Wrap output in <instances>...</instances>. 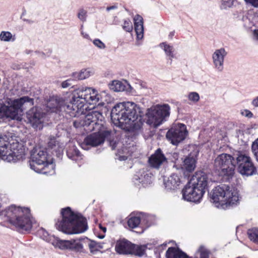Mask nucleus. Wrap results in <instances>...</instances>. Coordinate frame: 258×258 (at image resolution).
<instances>
[{
    "instance_id": "1",
    "label": "nucleus",
    "mask_w": 258,
    "mask_h": 258,
    "mask_svg": "<svg viewBox=\"0 0 258 258\" xmlns=\"http://www.w3.org/2000/svg\"><path fill=\"white\" fill-rule=\"evenodd\" d=\"M101 99V95L94 89L81 86L75 89L69 103H66L57 96L51 97L47 102L46 106L51 112L64 115L63 113L70 117H79L85 114L86 103L95 104Z\"/></svg>"
},
{
    "instance_id": "2",
    "label": "nucleus",
    "mask_w": 258,
    "mask_h": 258,
    "mask_svg": "<svg viewBox=\"0 0 258 258\" xmlns=\"http://www.w3.org/2000/svg\"><path fill=\"white\" fill-rule=\"evenodd\" d=\"M103 119L102 112L93 110L73 121L74 126L77 128L82 127L86 133L95 131L87 136L81 143V146L83 149L88 150L89 146L95 147L101 145L105 138L110 135V132L104 125Z\"/></svg>"
},
{
    "instance_id": "3",
    "label": "nucleus",
    "mask_w": 258,
    "mask_h": 258,
    "mask_svg": "<svg viewBox=\"0 0 258 258\" xmlns=\"http://www.w3.org/2000/svg\"><path fill=\"white\" fill-rule=\"evenodd\" d=\"M141 108L133 102L116 104L111 111V118L113 124L121 129L137 134L143 122Z\"/></svg>"
},
{
    "instance_id": "4",
    "label": "nucleus",
    "mask_w": 258,
    "mask_h": 258,
    "mask_svg": "<svg viewBox=\"0 0 258 258\" xmlns=\"http://www.w3.org/2000/svg\"><path fill=\"white\" fill-rule=\"evenodd\" d=\"M61 214L62 219L55 223V227L59 231L67 234H76L87 230L86 219L74 213L70 207L62 209Z\"/></svg>"
},
{
    "instance_id": "5",
    "label": "nucleus",
    "mask_w": 258,
    "mask_h": 258,
    "mask_svg": "<svg viewBox=\"0 0 258 258\" xmlns=\"http://www.w3.org/2000/svg\"><path fill=\"white\" fill-rule=\"evenodd\" d=\"M6 221L21 231L29 232L33 226H37L27 208L11 205L6 209Z\"/></svg>"
},
{
    "instance_id": "6",
    "label": "nucleus",
    "mask_w": 258,
    "mask_h": 258,
    "mask_svg": "<svg viewBox=\"0 0 258 258\" xmlns=\"http://www.w3.org/2000/svg\"><path fill=\"white\" fill-rule=\"evenodd\" d=\"M33 104V99L28 96L14 99L7 98L5 104L0 106V117L6 116L12 119L21 120L24 112Z\"/></svg>"
},
{
    "instance_id": "7",
    "label": "nucleus",
    "mask_w": 258,
    "mask_h": 258,
    "mask_svg": "<svg viewBox=\"0 0 258 258\" xmlns=\"http://www.w3.org/2000/svg\"><path fill=\"white\" fill-rule=\"evenodd\" d=\"M29 166L36 172L51 175L54 173L52 159L44 149L34 148L31 151Z\"/></svg>"
},
{
    "instance_id": "8",
    "label": "nucleus",
    "mask_w": 258,
    "mask_h": 258,
    "mask_svg": "<svg viewBox=\"0 0 258 258\" xmlns=\"http://www.w3.org/2000/svg\"><path fill=\"white\" fill-rule=\"evenodd\" d=\"M170 110V107L167 104L154 106L148 112L147 123L154 127L159 126L169 116Z\"/></svg>"
},
{
    "instance_id": "9",
    "label": "nucleus",
    "mask_w": 258,
    "mask_h": 258,
    "mask_svg": "<svg viewBox=\"0 0 258 258\" xmlns=\"http://www.w3.org/2000/svg\"><path fill=\"white\" fill-rule=\"evenodd\" d=\"M235 159L238 171L240 174L249 176L256 173V168L251 158L247 154L242 151H237L234 153Z\"/></svg>"
},
{
    "instance_id": "10",
    "label": "nucleus",
    "mask_w": 258,
    "mask_h": 258,
    "mask_svg": "<svg viewBox=\"0 0 258 258\" xmlns=\"http://www.w3.org/2000/svg\"><path fill=\"white\" fill-rule=\"evenodd\" d=\"M25 157V148L17 141H13L9 147L8 153L4 155L3 160L8 162H16L23 160Z\"/></svg>"
},
{
    "instance_id": "11",
    "label": "nucleus",
    "mask_w": 258,
    "mask_h": 258,
    "mask_svg": "<svg viewBox=\"0 0 258 258\" xmlns=\"http://www.w3.org/2000/svg\"><path fill=\"white\" fill-rule=\"evenodd\" d=\"M26 118L32 127L36 130H41L44 126L45 114L40 109L33 107L26 112Z\"/></svg>"
},
{
    "instance_id": "12",
    "label": "nucleus",
    "mask_w": 258,
    "mask_h": 258,
    "mask_svg": "<svg viewBox=\"0 0 258 258\" xmlns=\"http://www.w3.org/2000/svg\"><path fill=\"white\" fill-rule=\"evenodd\" d=\"M187 133L185 125L178 123L169 130L166 136L171 143L173 145H177L185 139Z\"/></svg>"
},
{
    "instance_id": "13",
    "label": "nucleus",
    "mask_w": 258,
    "mask_h": 258,
    "mask_svg": "<svg viewBox=\"0 0 258 258\" xmlns=\"http://www.w3.org/2000/svg\"><path fill=\"white\" fill-rule=\"evenodd\" d=\"M205 192V191L191 185L188 181L182 190V198L188 202L199 203Z\"/></svg>"
},
{
    "instance_id": "14",
    "label": "nucleus",
    "mask_w": 258,
    "mask_h": 258,
    "mask_svg": "<svg viewBox=\"0 0 258 258\" xmlns=\"http://www.w3.org/2000/svg\"><path fill=\"white\" fill-rule=\"evenodd\" d=\"M85 238L71 240L60 239L57 247L61 250L69 249L76 252H84Z\"/></svg>"
},
{
    "instance_id": "15",
    "label": "nucleus",
    "mask_w": 258,
    "mask_h": 258,
    "mask_svg": "<svg viewBox=\"0 0 258 258\" xmlns=\"http://www.w3.org/2000/svg\"><path fill=\"white\" fill-rule=\"evenodd\" d=\"M228 185L223 184L214 188L210 193L211 201L215 203L217 208L224 209V201Z\"/></svg>"
},
{
    "instance_id": "16",
    "label": "nucleus",
    "mask_w": 258,
    "mask_h": 258,
    "mask_svg": "<svg viewBox=\"0 0 258 258\" xmlns=\"http://www.w3.org/2000/svg\"><path fill=\"white\" fill-rule=\"evenodd\" d=\"M152 175L150 171L143 168L136 172L133 181L136 185H142L143 187H146L152 183Z\"/></svg>"
},
{
    "instance_id": "17",
    "label": "nucleus",
    "mask_w": 258,
    "mask_h": 258,
    "mask_svg": "<svg viewBox=\"0 0 258 258\" xmlns=\"http://www.w3.org/2000/svg\"><path fill=\"white\" fill-rule=\"evenodd\" d=\"M227 55V52L224 48L216 49L212 54L214 68L219 72L224 70V59Z\"/></svg>"
},
{
    "instance_id": "18",
    "label": "nucleus",
    "mask_w": 258,
    "mask_h": 258,
    "mask_svg": "<svg viewBox=\"0 0 258 258\" xmlns=\"http://www.w3.org/2000/svg\"><path fill=\"white\" fill-rule=\"evenodd\" d=\"M240 199L237 189L228 186L224 201V208L238 205L239 203Z\"/></svg>"
},
{
    "instance_id": "19",
    "label": "nucleus",
    "mask_w": 258,
    "mask_h": 258,
    "mask_svg": "<svg viewBox=\"0 0 258 258\" xmlns=\"http://www.w3.org/2000/svg\"><path fill=\"white\" fill-rule=\"evenodd\" d=\"M189 181L191 185H194L205 191L208 182V175L203 171L196 172Z\"/></svg>"
},
{
    "instance_id": "20",
    "label": "nucleus",
    "mask_w": 258,
    "mask_h": 258,
    "mask_svg": "<svg viewBox=\"0 0 258 258\" xmlns=\"http://www.w3.org/2000/svg\"><path fill=\"white\" fill-rule=\"evenodd\" d=\"M235 162L234 154L233 156L230 154L222 153L219 155L215 159L214 162V169L217 171L223 167Z\"/></svg>"
},
{
    "instance_id": "21",
    "label": "nucleus",
    "mask_w": 258,
    "mask_h": 258,
    "mask_svg": "<svg viewBox=\"0 0 258 258\" xmlns=\"http://www.w3.org/2000/svg\"><path fill=\"white\" fill-rule=\"evenodd\" d=\"M133 246V243L126 239H122L116 241L115 250L119 254H131Z\"/></svg>"
},
{
    "instance_id": "22",
    "label": "nucleus",
    "mask_w": 258,
    "mask_h": 258,
    "mask_svg": "<svg viewBox=\"0 0 258 258\" xmlns=\"http://www.w3.org/2000/svg\"><path fill=\"white\" fill-rule=\"evenodd\" d=\"M166 158L160 149H157L155 153L149 159L150 165L155 168H158L165 162Z\"/></svg>"
},
{
    "instance_id": "23",
    "label": "nucleus",
    "mask_w": 258,
    "mask_h": 258,
    "mask_svg": "<svg viewBox=\"0 0 258 258\" xmlns=\"http://www.w3.org/2000/svg\"><path fill=\"white\" fill-rule=\"evenodd\" d=\"M235 162L223 167L218 170L219 176L221 177L224 181H228L231 179L235 174Z\"/></svg>"
},
{
    "instance_id": "24",
    "label": "nucleus",
    "mask_w": 258,
    "mask_h": 258,
    "mask_svg": "<svg viewBox=\"0 0 258 258\" xmlns=\"http://www.w3.org/2000/svg\"><path fill=\"white\" fill-rule=\"evenodd\" d=\"M181 183L179 175L177 173L172 174L167 180L164 179V184L167 190H175Z\"/></svg>"
},
{
    "instance_id": "25",
    "label": "nucleus",
    "mask_w": 258,
    "mask_h": 258,
    "mask_svg": "<svg viewBox=\"0 0 258 258\" xmlns=\"http://www.w3.org/2000/svg\"><path fill=\"white\" fill-rule=\"evenodd\" d=\"M135 30L138 40H142L144 37L143 19L139 15H136L134 18Z\"/></svg>"
},
{
    "instance_id": "26",
    "label": "nucleus",
    "mask_w": 258,
    "mask_h": 258,
    "mask_svg": "<svg viewBox=\"0 0 258 258\" xmlns=\"http://www.w3.org/2000/svg\"><path fill=\"white\" fill-rule=\"evenodd\" d=\"M197 153L189 154L183 161V168L188 172L193 171L196 166Z\"/></svg>"
},
{
    "instance_id": "27",
    "label": "nucleus",
    "mask_w": 258,
    "mask_h": 258,
    "mask_svg": "<svg viewBox=\"0 0 258 258\" xmlns=\"http://www.w3.org/2000/svg\"><path fill=\"white\" fill-rule=\"evenodd\" d=\"M38 235L44 240L51 243L55 247H57L60 239L49 235L44 229L40 228L38 231Z\"/></svg>"
},
{
    "instance_id": "28",
    "label": "nucleus",
    "mask_w": 258,
    "mask_h": 258,
    "mask_svg": "<svg viewBox=\"0 0 258 258\" xmlns=\"http://www.w3.org/2000/svg\"><path fill=\"white\" fill-rule=\"evenodd\" d=\"M166 258H191L186 253L173 247L168 248L166 252Z\"/></svg>"
},
{
    "instance_id": "29",
    "label": "nucleus",
    "mask_w": 258,
    "mask_h": 258,
    "mask_svg": "<svg viewBox=\"0 0 258 258\" xmlns=\"http://www.w3.org/2000/svg\"><path fill=\"white\" fill-rule=\"evenodd\" d=\"M8 140L6 136L0 137V155L2 159L4 157V155L8 153L11 143L15 141L12 139L9 141Z\"/></svg>"
},
{
    "instance_id": "30",
    "label": "nucleus",
    "mask_w": 258,
    "mask_h": 258,
    "mask_svg": "<svg viewBox=\"0 0 258 258\" xmlns=\"http://www.w3.org/2000/svg\"><path fill=\"white\" fill-rule=\"evenodd\" d=\"M109 88L114 92L127 91L131 87L127 82H122L118 80H114L109 84Z\"/></svg>"
},
{
    "instance_id": "31",
    "label": "nucleus",
    "mask_w": 258,
    "mask_h": 258,
    "mask_svg": "<svg viewBox=\"0 0 258 258\" xmlns=\"http://www.w3.org/2000/svg\"><path fill=\"white\" fill-rule=\"evenodd\" d=\"M94 74V70L91 68L83 69L80 72H74L72 74V77L78 80H84L88 78Z\"/></svg>"
},
{
    "instance_id": "32",
    "label": "nucleus",
    "mask_w": 258,
    "mask_h": 258,
    "mask_svg": "<svg viewBox=\"0 0 258 258\" xmlns=\"http://www.w3.org/2000/svg\"><path fill=\"white\" fill-rule=\"evenodd\" d=\"M139 214L141 219V228L142 229H146L153 224L155 220V217L153 216L142 213Z\"/></svg>"
},
{
    "instance_id": "33",
    "label": "nucleus",
    "mask_w": 258,
    "mask_h": 258,
    "mask_svg": "<svg viewBox=\"0 0 258 258\" xmlns=\"http://www.w3.org/2000/svg\"><path fill=\"white\" fill-rule=\"evenodd\" d=\"M160 47L163 49L167 57H168L171 63L172 59L175 57L174 48L173 46L168 44L167 42H162L159 44Z\"/></svg>"
},
{
    "instance_id": "34",
    "label": "nucleus",
    "mask_w": 258,
    "mask_h": 258,
    "mask_svg": "<svg viewBox=\"0 0 258 258\" xmlns=\"http://www.w3.org/2000/svg\"><path fill=\"white\" fill-rule=\"evenodd\" d=\"M67 154L70 159L74 161H78L82 159V155L75 146L70 147L67 150Z\"/></svg>"
},
{
    "instance_id": "35",
    "label": "nucleus",
    "mask_w": 258,
    "mask_h": 258,
    "mask_svg": "<svg viewBox=\"0 0 258 258\" xmlns=\"http://www.w3.org/2000/svg\"><path fill=\"white\" fill-rule=\"evenodd\" d=\"M86 246L89 247L90 252L92 253L99 251L103 248L102 244L91 240L87 237L85 238V247Z\"/></svg>"
},
{
    "instance_id": "36",
    "label": "nucleus",
    "mask_w": 258,
    "mask_h": 258,
    "mask_svg": "<svg viewBox=\"0 0 258 258\" xmlns=\"http://www.w3.org/2000/svg\"><path fill=\"white\" fill-rule=\"evenodd\" d=\"M127 225L131 228H135L138 227H141V219L140 214L136 216L131 215L127 220Z\"/></svg>"
},
{
    "instance_id": "37",
    "label": "nucleus",
    "mask_w": 258,
    "mask_h": 258,
    "mask_svg": "<svg viewBox=\"0 0 258 258\" xmlns=\"http://www.w3.org/2000/svg\"><path fill=\"white\" fill-rule=\"evenodd\" d=\"M210 250L203 245H201L196 252V258H210Z\"/></svg>"
},
{
    "instance_id": "38",
    "label": "nucleus",
    "mask_w": 258,
    "mask_h": 258,
    "mask_svg": "<svg viewBox=\"0 0 258 258\" xmlns=\"http://www.w3.org/2000/svg\"><path fill=\"white\" fill-rule=\"evenodd\" d=\"M15 35L9 31H3L0 33V40L4 42H14L16 40Z\"/></svg>"
},
{
    "instance_id": "39",
    "label": "nucleus",
    "mask_w": 258,
    "mask_h": 258,
    "mask_svg": "<svg viewBox=\"0 0 258 258\" xmlns=\"http://www.w3.org/2000/svg\"><path fill=\"white\" fill-rule=\"evenodd\" d=\"M131 254L142 256L145 253L146 246L145 245H137L133 244Z\"/></svg>"
},
{
    "instance_id": "40",
    "label": "nucleus",
    "mask_w": 258,
    "mask_h": 258,
    "mask_svg": "<svg viewBox=\"0 0 258 258\" xmlns=\"http://www.w3.org/2000/svg\"><path fill=\"white\" fill-rule=\"evenodd\" d=\"M236 3V0H221L220 8L221 10H227L232 8Z\"/></svg>"
},
{
    "instance_id": "41",
    "label": "nucleus",
    "mask_w": 258,
    "mask_h": 258,
    "mask_svg": "<svg viewBox=\"0 0 258 258\" xmlns=\"http://www.w3.org/2000/svg\"><path fill=\"white\" fill-rule=\"evenodd\" d=\"M247 234L250 240L258 244V229L254 228L249 229Z\"/></svg>"
},
{
    "instance_id": "42",
    "label": "nucleus",
    "mask_w": 258,
    "mask_h": 258,
    "mask_svg": "<svg viewBox=\"0 0 258 258\" xmlns=\"http://www.w3.org/2000/svg\"><path fill=\"white\" fill-rule=\"evenodd\" d=\"M187 97L188 100L192 103H196L200 100L199 94L196 92H191L187 94Z\"/></svg>"
},
{
    "instance_id": "43",
    "label": "nucleus",
    "mask_w": 258,
    "mask_h": 258,
    "mask_svg": "<svg viewBox=\"0 0 258 258\" xmlns=\"http://www.w3.org/2000/svg\"><path fill=\"white\" fill-rule=\"evenodd\" d=\"M122 28L126 32H132L133 26L131 21L129 19H124L123 20V23L122 25Z\"/></svg>"
},
{
    "instance_id": "44",
    "label": "nucleus",
    "mask_w": 258,
    "mask_h": 258,
    "mask_svg": "<svg viewBox=\"0 0 258 258\" xmlns=\"http://www.w3.org/2000/svg\"><path fill=\"white\" fill-rule=\"evenodd\" d=\"M87 12L85 10L83 9H80L78 10V12L77 13V17L82 22H85L87 19Z\"/></svg>"
},
{
    "instance_id": "45",
    "label": "nucleus",
    "mask_w": 258,
    "mask_h": 258,
    "mask_svg": "<svg viewBox=\"0 0 258 258\" xmlns=\"http://www.w3.org/2000/svg\"><path fill=\"white\" fill-rule=\"evenodd\" d=\"M251 151L256 160L258 162V138L251 145Z\"/></svg>"
},
{
    "instance_id": "46",
    "label": "nucleus",
    "mask_w": 258,
    "mask_h": 258,
    "mask_svg": "<svg viewBox=\"0 0 258 258\" xmlns=\"http://www.w3.org/2000/svg\"><path fill=\"white\" fill-rule=\"evenodd\" d=\"M94 45L99 48V49H102L106 47L105 44L99 39H95L93 41Z\"/></svg>"
},
{
    "instance_id": "47",
    "label": "nucleus",
    "mask_w": 258,
    "mask_h": 258,
    "mask_svg": "<svg viewBox=\"0 0 258 258\" xmlns=\"http://www.w3.org/2000/svg\"><path fill=\"white\" fill-rule=\"evenodd\" d=\"M245 3L253 7L258 8V0H244Z\"/></svg>"
},
{
    "instance_id": "48",
    "label": "nucleus",
    "mask_w": 258,
    "mask_h": 258,
    "mask_svg": "<svg viewBox=\"0 0 258 258\" xmlns=\"http://www.w3.org/2000/svg\"><path fill=\"white\" fill-rule=\"evenodd\" d=\"M241 114L242 115L247 117L248 118H251L253 116V114L252 112L247 109L244 110L243 111H241Z\"/></svg>"
},
{
    "instance_id": "49",
    "label": "nucleus",
    "mask_w": 258,
    "mask_h": 258,
    "mask_svg": "<svg viewBox=\"0 0 258 258\" xmlns=\"http://www.w3.org/2000/svg\"><path fill=\"white\" fill-rule=\"evenodd\" d=\"M70 80H66L61 83V86L63 88H67L71 85Z\"/></svg>"
},
{
    "instance_id": "50",
    "label": "nucleus",
    "mask_w": 258,
    "mask_h": 258,
    "mask_svg": "<svg viewBox=\"0 0 258 258\" xmlns=\"http://www.w3.org/2000/svg\"><path fill=\"white\" fill-rule=\"evenodd\" d=\"M34 53L42 58H45L46 57V54L43 52L36 51Z\"/></svg>"
},
{
    "instance_id": "51",
    "label": "nucleus",
    "mask_w": 258,
    "mask_h": 258,
    "mask_svg": "<svg viewBox=\"0 0 258 258\" xmlns=\"http://www.w3.org/2000/svg\"><path fill=\"white\" fill-rule=\"evenodd\" d=\"M118 8L117 5H114L111 6L107 7L106 8V11L109 12L111 10H116Z\"/></svg>"
},
{
    "instance_id": "52",
    "label": "nucleus",
    "mask_w": 258,
    "mask_h": 258,
    "mask_svg": "<svg viewBox=\"0 0 258 258\" xmlns=\"http://www.w3.org/2000/svg\"><path fill=\"white\" fill-rule=\"evenodd\" d=\"M55 143L56 142L54 139H51L50 141L48 142V146L50 147L51 148H53L54 146H55Z\"/></svg>"
},
{
    "instance_id": "53",
    "label": "nucleus",
    "mask_w": 258,
    "mask_h": 258,
    "mask_svg": "<svg viewBox=\"0 0 258 258\" xmlns=\"http://www.w3.org/2000/svg\"><path fill=\"white\" fill-rule=\"evenodd\" d=\"M251 104L255 107H258V96L253 99Z\"/></svg>"
},
{
    "instance_id": "54",
    "label": "nucleus",
    "mask_w": 258,
    "mask_h": 258,
    "mask_svg": "<svg viewBox=\"0 0 258 258\" xmlns=\"http://www.w3.org/2000/svg\"><path fill=\"white\" fill-rule=\"evenodd\" d=\"M81 35L86 39H90V36L88 34L84 32L83 30L81 31Z\"/></svg>"
},
{
    "instance_id": "55",
    "label": "nucleus",
    "mask_w": 258,
    "mask_h": 258,
    "mask_svg": "<svg viewBox=\"0 0 258 258\" xmlns=\"http://www.w3.org/2000/svg\"><path fill=\"white\" fill-rule=\"evenodd\" d=\"M127 159V157L126 156H119L118 157V160L120 161H124Z\"/></svg>"
},
{
    "instance_id": "56",
    "label": "nucleus",
    "mask_w": 258,
    "mask_h": 258,
    "mask_svg": "<svg viewBox=\"0 0 258 258\" xmlns=\"http://www.w3.org/2000/svg\"><path fill=\"white\" fill-rule=\"evenodd\" d=\"M99 228L104 232H105L106 231V228L105 227H103L101 226V225H99Z\"/></svg>"
},
{
    "instance_id": "57",
    "label": "nucleus",
    "mask_w": 258,
    "mask_h": 258,
    "mask_svg": "<svg viewBox=\"0 0 258 258\" xmlns=\"http://www.w3.org/2000/svg\"><path fill=\"white\" fill-rule=\"evenodd\" d=\"M24 21L26 22L28 24H32L33 23V21L28 19H24Z\"/></svg>"
},
{
    "instance_id": "58",
    "label": "nucleus",
    "mask_w": 258,
    "mask_h": 258,
    "mask_svg": "<svg viewBox=\"0 0 258 258\" xmlns=\"http://www.w3.org/2000/svg\"><path fill=\"white\" fill-rule=\"evenodd\" d=\"M31 52H32V51L30 50H26L25 51V53L27 54H30Z\"/></svg>"
},
{
    "instance_id": "59",
    "label": "nucleus",
    "mask_w": 258,
    "mask_h": 258,
    "mask_svg": "<svg viewBox=\"0 0 258 258\" xmlns=\"http://www.w3.org/2000/svg\"><path fill=\"white\" fill-rule=\"evenodd\" d=\"M254 34L256 37V38L258 39V29L254 31Z\"/></svg>"
},
{
    "instance_id": "60",
    "label": "nucleus",
    "mask_w": 258,
    "mask_h": 258,
    "mask_svg": "<svg viewBox=\"0 0 258 258\" xmlns=\"http://www.w3.org/2000/svg\"><path fill=\"white\" fill-rule=\"evenodd\" d=\"M174 32H171V33H170V34H169V36L170 37L172 38V36L174 35Z\"/></svg>"
},
{
    "instance_id": "61",
    "label": "nucleus",
    "mask_w": 258,
    "mask_h": 258,
    "mask_svg": "<svg viewBox=\"0 0 258 258\" xmlns=\"http://www.w3.org/2000/svg\"><path fill=\"white\" fill-rule=\"evenodd\" d=\"M104 237V235H101V236H99V238H100V239H102V238H103Z\"/></svg>"
}]
</instances>
